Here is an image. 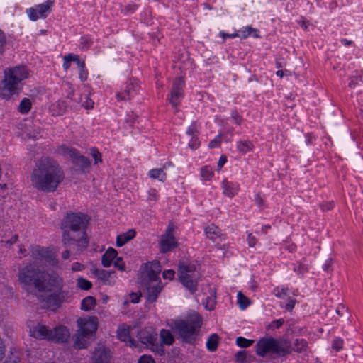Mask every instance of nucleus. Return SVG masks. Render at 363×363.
Segmentation results:
<instances>
[{"mask_svg":"<svg viewBox=\"0 0 363 363\" xmlns=\"http://www.w3.org/2000/svg\"><path fill=\"white\" fill-rule=\"evenodd\" d=\"M184 86V81L182 77H177L173 82L170 103L172 106L177 108L179 104V99L184 96L183 88Z\"/></svg>","mask_w":363,"mask_h":363,"instance_id":"14","label":"nucleus"},{"mask_svg":"<svg viewBox=\"0 0 363 363\" xmlns=\"http://www.w3.org/2000/svg\"><path fill=\"white\" fill-rule=\"evenodd\" d=\"M139 89V84L134 80H130L128 82L125 89L121 93L117 94L118 100H128L133 96L135 93Z\"/></svg>","mask_w":363,"mask_h":363,"instance_id":"18","label":"nucleus"},{"mask_svg":"<svg viewBox=\"0 0 363 363\" xmlns=\"http://www.w3.org/2000/svg\"><path fill=\"white\" fill-rule=\"evenodd\" d=\"M109 350L104 347L96 348L93 354L94 363H111Z\"/></svg>","mask_w":363,"mask_h":363,"instance_id":"17","label":"nucleus"},{"mask_svg":"<svg viewBox=\"0 0 363 363\" xmlns=\"http://www.w3.org/2000/svg\"><path fill=\"white\" fill-rule=\"evenodd\" d=\"M89 221V217L82 213H68L61 222L62 243L69 247L76 242V251L81 253L89 245L85 229Z\"/></svg>","mask_w":363,"mask_h":363,"instance_id":"3","label":"nucleus"},{"mask_svg":"<svg viewBox=\"0 0 363 363\" xmlns=\"http://www.w3.org/2000/svg\"><path fill=\"white\" fill-rule=\"evenodd\" d=\"M219 336L216 333L211 334L207 340L206 347L211 352H214L218 347Z\"/></svg>","mask_w":363,"mask_h":363,"instance_id":"32","label":"nucleus"},{"mask_svg":"<svg viewBox=\"0 0 363 363\" xmlns=\"http://www.w3.org/2000/svg\"><path fill=\"white\" fill-rule=\"evenodd\" d=\"M114 266L120 271H125V264L123 262L122 258L118 257L114 262Z\"/></svg>","mask_w":363,"mask_h":363,"instance_id":"49","label":"nucleus"},{"mask_svg":"<svg viewBox=\"0 0 363 363\" xmlns=\"http://www.w3.org/2000/svg\"><path fill=\"white\" fill-rule=\"evenodd\" d=\"M148 174L151 178L159 179L160 182H164L166 179V174L162 168L151 169Z\"/></svg>","mask_w":363,"mask_h":363,"instance_id":"36","label":"nucleus"},{"mask_svg":"<svg viewBox=\"0 0 363 363\" xmlns=\"http://www.w3.org/2000/svg\"><path fill=\"white\" fill-rule=\"evenodd\" d=\"M160 338L162 342H160V344H162L164 347V345H172L174 342V337L172 333L166 329H162L160 333Z\"/></svg>","mask_w":363,"mask_h":363,"instance_id":"27","label":"nucleus"},{"mask_svg":"<svg viewBox=\"0 0 363 363\" xmlns=\"http://www.w3.org/2000/svg\"><path fill=\"white\" fill-rule=\"evenodd\" d=\"M135 235V231L133 229L129 230L128 232L118 235L116 238V245L122 247L126 242L132 240Z\"/></svg>","mask_w":363,"mask_h":363,"instance_id":"26","label":"nucleus"},{"mask_svg":"<svg viewBox=\"0 0 363 363\" xmlns=\"http://www.w3.org/2000/svg\"><path fill=\"white\" fill-rule=\"evenodd\" d=\"M253 343H254V340H248V339H246V338H245L243 337H238L236 339V344L240 347L246 348V347H248L251 346Z\"/></svg>","mask_w":363,"mask_h":363,"instance_id":"43","label":"nucleus"},{"mask_svg":"<svg viewBox=\"0 0 363 363\" xmlns=\"http://www.w3.org/2000/svg\"><path fill=\"white\" fill-rule=\"evenodd\" d=\"M140 283L147 291V298L150 302H155L162 289L160 279H139Z\"/></svg>","mask_w":363,"mask_h":363,"instance_id":"9","label":"nucleus"},{"mask_svg":"<svg viewBox=\"0 0 363 363\" xmlns=\"http://www.w3.org/2000/svg\"><path fill=\"white\" fill-rule=\"evenodd\" d=\"M232 118L236 124H240L242 118L237 111H233L232 113Z\"/></svg>","mask_w":363,"mask_h":363,"instance_id":"62","label":"nucleus"},{"mask_svg":"<svg viewBox=\"0 0 363 363\" xmlns=\"http://www.w3.org/2000/svg\"><path fill=\"white\" fill-rule=\"evenodd\" d=\"M294 270L298 274H303L304 273L308 272V268L305 264L299 263L298 267H295L294 268Z\"/></svg>","mask_w":363,"mask_h":363,"instance_id":"57","label":"nucleus"},{"mask_svg":"<svg viewBox=\"0 0 363 363\" xmlns=\"http://www.w3.org/2000/svg\"><path fill=\"white\" fill-rule=\"evenodd\" d=\"M296 301L294 299H290L289 301L286 304L285 308L288 311H291L295 306Z\"/></svg>","mask_w":363,"mask_h":363,"instance_id":"64","label":"nucleus"},{"mask_svg":"<svg viewBox=\"0 0 363 363\" xmlns=\"http://www.w3.org/2000/svg\"><path fill=\"white\" fill-rule=\"evenodd\" d=\"M157 197L158 194L155 189L150 190L148 199L152 201H156L157 199Z\"/></svg>","mask_w":363,"mask_h":363,"instance_id":"63","label":"nucleus"},{"mask_svg":"<svg viewBox=\"0 0 363 363\" xmlns=\"http://www.w3.org/2000/svg\"><path fill=\"white\" fill-rule=\"evenodd\" d=\"M205 233L206 236L213 242L217 239H222L223 234L221 230L214 224H211L205 228Z\"/></svg>","mask_w":363,"mask_h":363,"instance_id":"24","label":"nucleus"},{"mask_svg":"<svg viewBox=\"0 0 363 363\" xmlns=\"http://www.w3.org/2000/svg\"><path fill=\"white\" fill-rule=\"evenodd\" d=\"M33 262L25 266L18 274V280L22 287L28 292H43L45 289L42 277L43 270L39 268L40 262L48 263L54 267L58 263L53 254L45 247H35L32 252Z\"/></svg>","mask_w":363,"mask_h":363,"instance_id":"1","label":"nucleus"},{"mask_svg":"<svg viewBox=\"0 0 363 363\" xmlns=\"http://www.w3.org/2000/svg\"><path fill=\"white\" fill-rule=\"evenodd\" d=\"M138 337L143 344L150 345L151 350L155 353L160 356L164 354L165 350L158 342L157 335L152 328L140 330L138 333Z\"/></svg>","mask_w":363,"mask_h":363,"instance_id":"8","label":"nucleus"},{"mask_svg":"<svg viewBox=\"0 0 363 363\" xmlns=\"http://www.w3.org/2000/svg\"><path fill=\"white\" fill-rule=\"evenodd\" d=\"M167 324L183 342L192 344L199 334L202 318L198 313L194 312L184 318L170 320Z\"/></svg>","mask_w":363,"mask_h":363,"instance_id":"4","label":"nucleus"},{"mask_svg":"<svg viewBox=\"0 0 363 363\" xmlns=\"http://www.w3.org/2000/svg\"><path fill=\"white\" fill-rule=\"evenodd\" d=\"M82 320H79L78 323L80 325L79 329L77 330L79 335L84 337H89L90 335L95 333L97 329V325L93 320H86L84 323H82Z\"/></svg>","mask_w":363,"mask_h":363,"instance_id":"16","label":"nucleus"},{"mask_svg":"<svg viewBox=\"0 0 363 363\" xmlns=\"http://www.w3.org/2000/svg\"><path fill=\"white\" fill-rule=\"evenodd\" d=\"M77 286L83 290H89L91 288L92 284L86 279L79 277L77 280Z\"/></svg>","mask_w":363,"mask_h":363,"instance_id":"42","label":"nucleus"},{"mask_svg":"<svg viewBox=\"0 0 363 363\" xmlns=\"http://www.w3.org/2000/svg\"><path fill=\"white\" fill-rule=\"evenodd\" d=\"M223 194L229 198H233L238 194L240 191V184L237 182H228L224 179L222 182Z\"/></svg>","mask_w":363,"mask_h":363,"instance_id":"19","label":"nucleus"},{"mask_svg":"<svg viewBox=\"0 0 363 363\" xmlns=\"http://www.w3.org/2000/svg\"><path fill=\"white\" fill-rule=\"evenodd\" d=\"M96 305V299L92 296H86L82 301L81 309L89 311Z\"/></svg>","mask_w":363,"mask_h":363,"instance_id":"35","label":"nucleus"},{"mask_svg":"<svg viewBox=\"0 0 363 363\" xmlns=\"http://www.w3.org/2000/svg\"><path fill=\"white\" fill-rule=\"evenodd\" d=\"M254 148L253 143L249 140H240L237 143V149L242 155L247 153L249 151H252Z\"/></svg>","mask_w":363,"mask_h":363,"instance_id":"29","label":"nucleus"},{"mask_svg":"<svg viewBox=\"0 0 363 363\" xmlns=\"http://www.w3.org/2000/svg\"><path fill=\"white\" fill-rule=\"evenodd\" d=\"M66 250L62 253V258L63 259H67L71 254V250H72L75 254L78 255L79 253L76 251V242L72 244L69 247H65Z\"/></svg>","mask_w":363,"mask_h":363,"instance_id":"44","label":"nucleus"},{"mask_svg":"<svg viewBox=\"0 0 363 363\" xmlns=\"http://www.w3.org/2000/svg\"><path fill=\"white\" fill-rule=\"evenodd\" d=\"M247 242L248 245L251 247H254L257 243V239L252 233H249L247 236Z\"/></svg>","mask_w":363,"mask_h":363,"instance_id":"58","label":"nucleus"},{"mask_svg":"<svg viewBox=\"0 0 363 363\" xmlns=\"http://www.w3.org/2000/svg\"><path fill=\"white\" fill-rule=\"evenodd\" d=\"M64 178V172L58 162L52 157H43L35 162L30 181L36 189L53 192Z\"/></svg>","mask_w":363,"mask_h":363,"instance_id":"2","label":"nucleus"},{"mask_svg":"<svg viewBox=\"0 0 363 363\" xmlns=\"http://www.w3.org/2000/svg\"><path fill=\"white\" fill-rule=\"evenodd\" d=\"M213 175V169L209 166H205L201 169V176L206 181L211 179Z\"/></svg>","mask_w":363,"mask_h":363,"instance_id":"41","label":"nucleus"},{"mask_svg":"<svg viewBox=\"0 0 363 363\" xmlns=\"http://www.w3.org/2000/svg\"><path fill=\"white\" fill-rule=\"evenodd\" d=\"M19 357L17 352H11V357H7L4 363H18Z\"/></svg>","mask_w":363,"mask_h":363,"instance_id":"51","label":"nucleus"},{"mask_svg":"<svg viewBox=\"0 0 363 363\" xmlns=\"http://www.w3.org/2000/svg\"><path fill=\"white\" fill-rule=\"evenodd\" d=\"M175 272L172 269L164 270L162 277L164 279L172 280L174 277Z\"/></svg>","mask_w":363,"mask_h":363,"instance_id":"55","label":"nucleus"},{"mask_svg":"<svg viewBox=\"0 0 363 363\" xmlns=\"http://www.w3.org/2000/svg\"><path fill=\"white\" fill-rule=\"evenodd\" d=\"M64 298L65 296L63 294L62 292H58L48 295L43 301H45L50 307H59Z\"/></svg>","mask_w":363,"mask_h":363,"instance_id":"23","label":"nucleus"},{"mask_svg":"<svg viewBox=\"0 0 363 363\" xmlns=\"http://www.w3.org/2000/svg\"><path fill=\"white\" fill-rule=\"evenodd\" d=\"M69 337V330L65 326H59L50 330L49 340L65 342Z\"/></svg>","mask_w":363,"mask_h":363,"instance_id":"15","label":"nucleus"},{"mask_svg":"<svg viewBox=\"0 0 363 363\" xmlns=\"http://www.w3.org/2000/svg\"><path fill=\"white\" fill-rule=\"evenodd\" d=\"M65 153L69 155L72 159L73 163L78 166L82 172L89 171L91 165L89 158L81 155L77 150L70 147H66Z\"/></svg>","mask_w":363,"mask_h":363,"instance_id":"10","label":"nucleus"},{"mask_svg":"<svg viewBox=\"0 0 363 363\" xmlns=\"http://www.w3.org/2000/svg\"><path fill=\"white\" fill-rule=\"evenodd\" d=\"M236 361L241 363L250 362L255 359L248 352L245 350L239 351L235 354Z\"/></svg>","mask_w":363,"mask_h":363,"instance_id":"34","label":"nucleus"},{"mask_svg":"<svg viewBox=\"0 0 363 363\" xmlns=\"http://www.w3.org/2000/svg\"><path fill=\"white\" fill-rule=\"evenodd\" d=\"M84 99L85 101L82 102V106L86 109L92 108L94 106L93 101L86 96H85Z\"/></svg>","mask_w":363,"mask_h":363,"instance_id":"56","label":"nucleus"},{"mask_svg":"<svg viewBox=\"0 0 363 363\" xmlns=\"http://www.w3.org/2000/svg\"><path fill=\"white\" fill-rule=\"evenodd\" d=\"M117 336L120 340L128 342L130 347H135L137 346L135 340L130 335V330L128 328H119L117 331Z\"/></svg>","mask_w":363,"mask_h":363,"instance_id":"22","label":"nucleus"},{"mask_svg":"<svg viewBox=\"0 0 363 363\" xmlns=\"http://www.w3.org/2000/svg\"><path fill=\"white\" fill-rule=\"evenodd\" d=\"M90 150H91V154L95 160V164H97L99 161L101 162V153L98 151V150L93 147Z\"/></svg>","mask_w":363,"mask_h":363,"instance_id":"52","label":"nucleus"},{"mask_svg":"<svg viewBox=\"0 0 363 363\" xmlns=\"http://www.w3.org/2000/svg\"><path fill=\"white\" fill-rule=\"evenodd\" d=\"M31 108V102L29 99L24 98L21 100L18 110L21 113H27L30 111Z\"/></svg>","mask_w":363,"mask_h":363,"instance_id":"40","label":"nucleus"},{"mask_svg":"<svg viewBox=\"0 0 363 363\" xmlns=\"http://www.w3.org/2000/svg\"><path fill=\"white\" fill-rule=\"evenodd\" d=\"M138 363H155L154 359L150 355H143L138 359Z\"/></svg>","mask_w":363,"mask_h":363,"instance_id":"54","label":"nucleus"},{"mask_svg":"<svg viewBox=\"0 0 363 363\" xmlns=\"http://www.w3.org/2000/svg\"><path fill=\"white\" fill-rule=\"evenodd\" d=\"M43 277L42 280L45 283V289L43 291H51L52 289H61L62 287L63 281L62 278L56 273H47L43 270Z\"/></svg>","mask_w":363,"mask_h":363,"instance_id":"13","label":"nucleus"},{"mask_svg":"<svg viewBox=\"0 0 363 363\" xmlns=\"http://www.w3.org/2000/svg\"><path fill=\"white\" fill-rule=\"evenodd\" d=\"M187 135L191 137L189 142V147L191 150H196L200 146V142L198 140L197 135L199 130L197 129L196 123H192L186 131Z\"/></svg>","mask_w":363,"mask_h":363,"instance_id":"20","label":"nucleus"},{"mask_svg":"<svg viewBox=\"0 0 363 363\" xmlns=\"http://www.w3.org/2000/svg\"><path fill=\"white\" fill-rule=\"evenodd\" d=\"M180 282L191 294L197 290V285L201 278V274L196 266L193 263L180 262L178 267Z\"/></svg>","mask_w":363,"mask_h":363,"instance_id":"7","label":"nucleus"},{"mask_svg":"<svg viewBox=\"0 0 363 363\" xmlns=\"http://www.w3.org/2000/svg\"><path fill=\"white\" fill-rule=\"evenodd\" d=\"M160 251L166 253L177 246V242L173 235V227L169 225L164 234L162 235L160 239Z\"/></svg>","mask_w":363,"mask_h":363,"instance_id":"11","label":"nucleus"},{"mask_svg":"<svg viewBox=\"0 0 363 363\" xmlns=\"http://www.w3.org/2000/svg\"><path fill=\"white\" fill-rule=\"evenodd\" d=\"M162 270L160 262L157 260L144 264V272H141L139 279H160L159 274Z\"/></svg>","mask_w":363,"mask_h":363,"instance_id":"12","label":"nucleus"},{"mask_svg":"<svg viewBox=\"0 0 363 363\" xmlns=\"http://www.w3.org/2000/svg\"><path fill=\"white\" fill-rule=\"evenodd\" d=\"M50 330L43 325L38 324L30 330L31 335L38 339H47L49 340Z\"/></svg>","mask_w":363,"mask_h":363,"instance_id":"21","label":"nucleus"},{"mask_svg":"<svg viewBox=\"0 0 363 363\" xmlns=\"http://www.w3.org/2000/svg\"><path fill=\"white\" fill-rule=\"evenodd\" d=\"M250 303V299L245 296L241 291L238 293V304L239 307L244 310L248 307Z\"/></svg>","mask_w":363,"mask_h":363,"instance_id":"39","label":"nucleus"},{"mask_svg":"<svg viewBox=\"0 0 363 363\" xmlns=\"http://www.w3.org/2000/svg\"><path fill=\"white\" fill-rule=\"evenodd\" d=\"M26 12L32 21H36L40 17L37 9L30 8L27 9Z\"/></svg>","mask_w":363,"mask_h":363,"instance_id":"47","label":"nucleus"},{"mask_svg":"<svg viewBox=\"0 0 363 363\" xmlns=\"http://www.w3.org/2000/svg\"><path fill=\"white\" fill-rule=\"evenodd\" d=\"M256 353L261 357L270 355L274 357H284L292 352L291 342L286 340H277L273 337H263L256 344Z\"/></svg>","mask_w":363,"mask_h":363,"instance_id":"6","label":"nucleus"},{"mask_svg":"<svg viewBox=\"0 0 363 363\" xmlns=\"http://www.w3.org/2000/svg\"><path fill=\"white\" fill-rule=\"evenodd\" d=\"M67 105L65 101H58L52 106L54 115L61 116L67 111Z\"/></svg>","mask_w":363,"mask_h":363,"instance_id":"30","label":"nucleus"},{"mask_svg":"<svg viewBox=\"0 0 363 363\" xmlns=\"http://www.w3.org/2000/svg\"><path fill=\"white\" fill-rule=\"evenodd\" d=\"M284 323V319L281 318V319H278V320L272 321L270 323V325H269V327L270 328H272L273 330L277 329V328H279L281 325H283Z\"/></svg>","mask_w":363,"mask_h":363,"instance_id":"53","label":"nucleus"},{"mask_svg":"<svg viewBox=\"0 0 363 363\" xmlns=\"http://www.w3.org/2000/svg\"><path fill=\"white\" fill-rule=\"evenodd\" d=\"M347 310L346 309L345 306L343 304H340L336 308V313L342 316L344 315V312H347Z\"/></svg>","mask_w":363,"mask_h":363,"instance_id":"61","label":"nucleus"},{"mask_svg":"<svg viewBox=\"0 0 363 363\" xmlns=\"http://www.w3.org/2000/svg\"><path fill=\"white\" fill-rule=\"evenodd\" d=\"M343 340L340 337H336L332 342V348L336 351H340L342 348Z\"/></svg>","mask_w":363,"mask_h":363,"instance_id":"46","label":"nucleus"},{"mask_svg":"<svg viewBox=\"0 0 363 363\" xmlns=\"http://www.w3.org/2000/svg\"><path fill=\"white\" fill-rule=\"evenodd\" d=\"M87 337H84L79 334V333H77L76 334V338L74 343V347L76 349H84L86 347L87 345Z\"/></svg>","mask_w":363,"mask_h":363,"instance_id":"38","label":"nucleus"},{"mask_svg":"<svg viewBox=\"0 0 363 363\" xmlns=\"http://www.w3.org/2000/svg\"><path fill=\"white\" fill-rule=\"evenodd\" d=\"M79 68H80V70H79V79L82 81V82H84L87 79V77H88V72L85 69V62H84V65H77Z\"/></svg>","mask_w":363,"mask_h":363,"instance_id":"45","label":"nucleus"},{"mask_svg":"<svg viewBox=\"0 0 363 363\" xmlns=\"http://www.w3.org/2000/svg\"><path fill=\"white\" fill-rule=\"evenodd\" d=\"M114 272L111 271H107L105 269H96L94 271V274L97 277L98 279H101L105 284H110L109 278L112 274Z\"/></svg>","mask_w":363,"mask_h":363,"instance_id":"31","label":"nucleus"},{"mask_svg":"<svg viewBox=\"0 0 363 363\" xmlns=\"http://www.w3.org/2000/svg\"><path fill=\"white\" fill-rule=\"evenodd\" d=\"M54 4V0H48L45 3L37 6V10L40 17L45 18L47 13L51 11L50 8Z\"/></svg>","mask_w":363,"mask_h":363,"instance_id":"28","label":"nucleus"},{"mask_svg":"<svg viewBox=\"0 0 363 363\" xmlns=\"http://www.w3.org/2000/svg\"><path fill=\"white\" fill-rule=\"evenodd\" d=\"M29 76L28 69L25 66H16L4 70L3 86L0 89L2 98L9 99L13 94H18L21 89V81Z\"/></svg>","mask_w":363,"mask_h":363,"instance_id":"5","label":"nucleus"},{"mask_svg":"<svg viewBox=\"0 0 363 363\" xmlns=\"http://www.w3.org/2000/svg\"><path fill=\"white\" fill-rule=\"evenodd\" d=\"M294 345V347H291L292 351L294 350L299 353L306 351L308 348V342L304 339H296Z\"/></svg>","mask_w":363,"mask_h":363,"instance_id":"37","label":"nucleus"},{"mask_svg":"<svg viewBox=\"0 0 363 363\" xmlns=\"http://www.w3.org/2000/svg\"><path fill=\"white\" fill-rule=\"evenodd\" d=\"M91 44H92V42L89 38L86 36V37H82L81 38L80 47L82 49L86 50L90 47V45Z\"/></svg>","mask_w":363,"mask_h":363,"instance_id":"48","label":"nucleus"},{"mask_svg":"<svg viewBox=\"0 0 363 363\" xmlns=\"http://www.w3.org/2000/svg\"><path fill=\"white\" fill-rule=\"evenodd\" d=\"M221 143V135H218L213 140H211L208 147L210 148H214L218 147Z\"/></svg>","mask_w":363,"mask_h":363,"instance_id":"50","label":"nucleus"},{"mask_svg":"<svg viewBox=\"0 0 363 363\" xmlns=\"http://www.w3.org/2000/svg\"><path fill=\"white\" fill-rule=\"evenodd\" d=\"M226 162H227L226 156L221 155V157H220V159L218 160V164H217L218 170H220L223 167V165L226 163Z\"/></svg>","mask_w":363,"mask_h":363,"instance_id":"60","label":"nucleus"},{"mask_svg":"<svg viewBox=\"0 0 363 363\" xmlns=\"http://www.w3.org/2000/svg\"><path fill=\"white\" fill-rule=\"evenodd\" d=\"M118 252L115 249L109 247L102 256L101 262L103 266L104 267H110L113 259L116 258Z\"/></svg>","mask_w":363,"mask_h":363,"instance_id":"25","label":"nucleus"},{"mask_svg":"<svg viewBox=\"0 0 363 363\" xmlns=\"http://www.w3.org/2000/svg\"><path fill=\"white\" fill-rule=\"evenodd\" d=\"M71 61H77V65H84V61H82L78 55L69 54L68 55H65L64 57L63 67L65 69L69 68Z\"/></svg>","mask_w":363,"mask_h":363,"instance_id":"33","label":"nucleus"},{"mask_svg":"<svg viewBox=\"0 0 363 363\" xmlns=\"http://www.w3.org/2000/svg\"><path fill=\"white\" fill-rule=\"evenodd\" d=\"M84 269V266L79 262H74L72 265V269L74 272L82 271Z\"/></svg>","mask_w":363,"mask_h":363,"instance_id":"59","label":"nucleus"}]
</instances>
